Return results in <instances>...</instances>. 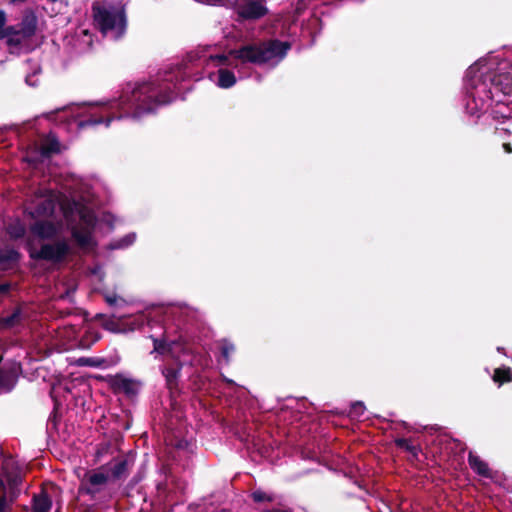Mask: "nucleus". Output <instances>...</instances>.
<instances>
[{
	"label": "nucleus",
	"instance_id": "f257e3e1",
	"mask_svg": "<svg viewBox=\"0 0 512 512\" xmlns=\"http://www.w3.org/2000/svg\"><path fill=\"white\" fill-rule=\"evenodd\" d=\"M473 72V67H470L468 72L467 90L470 93L472 102L467 104V109L471 115H480L485 108V104L489 101H494L496 105L504 104V100L500 97L502 95H512V76L505 72H481L470 76Z\"/></svg>",
	"mask_w": 512,
	"mask_h": 512
},
{
	"label": "nucleus",
	"instance_id": "f03ea898",
	"mask_svg": "<svg viewBox=\"0 0 512 512\" xmlns=\"http://www.w3.org/2000/svg\"><path fill=\"white\" fill-rule=\"evenodd\" d=\"M290 49V42L271 39L258 44L250 43L238 49H231L228 54H217L212 56V59L223 66L232 65L229 60L230 57L241 61L243 64L251 63L260 66L274 59H276L277 62L281 61Z\"/></svg>",
	"mask_w": 512,
	"mask_h": 512
},
{
	"label": "nucleus",
	"instance_id": "7ed1b4c3",
	"mask_svg": "<svg viewBox=\"0 0 512 512\" xmlns=\"http://www.w3.org/2000/svg\"><path fill=\"white\" fill-rule=\"evenodd\" d=\"M91 13L93 25L102 36L110 37L115 41L124 38L128 29L125 3L94 1L91 5Z\"/></svg>",
	"mask_w": 512,
	"mask_h": 512
},
{
	"label": "nucleus",
	"instance_id": "20e7f679",
	"mask_svg": "<svg viewBox=\"0 0 512 512\" xmlns=\"http://www.w3.org/2000/svg\"><path fill=\"white\" fill-rule=\"evenodd\" d=\"M176 93L168 83L144 82L137 85L126 100L134 118L154 112L159 106L171 103Z\"/></svg>",
	"mask_w": 512,
	"mask_h": 512
},
{
	"label": "nucleus",
	"instance_id": "39448f33",
	"mask_svg": "<svg viewBox=\"0 0 512 512\" xmlns=\"http://www.w3.org/2000/svg\"><path fill=\"white\" fill-rule=\"evenodd\" d=\"M70 252L71 248L66 240L44 243L39 250H35L28 245L29 257L35 261L43 260L59 264L66 259Z\"/></svg>",
	"mask_w": 512,
	"mask_h": 512
},
{
	"label": "nucleus",
	"instance_id": "423d86ee",
	"mask_svg": "<svg viewBox=\"0 0 512 512\" xmlns=\"http://www.w3.org/2000/svg\"><path fill=\"white\" fill-rule=\"evenodd\" d=\"M109 481V475L101 471H88L78 487L80 495H88L92 500H98Z\"/></svg>",
	"mask_w": 512,
	"mask_h": 512
},
{
	"label": "nucleus",
	"instance_id": "0eeeda50",
	"mask_svg": "<svg viewBox=\"0 0 512 512\" xmlns=\"http://www.w3.org/2000/svg\"><path fill=\"white\" fill-rule=\"evenodd\" d=\"M181 370H182L181 363L165 365L162 368V375L165 378L166 388L169 391V398H170L172 407L175 406V404L177 403V398L181 394V388L179 386Z\"/></svg>",
	"mask_w": 512,
	"mask_h": 512
},
{
	"label": "nucleus",
	"instance_id": "6e6552de",
	"mask_svg": "<svg viewBox=\"0 0 512 512\" xmlns=\"http://www.w3.org/2000/svg\"><path fill=\"white\" fill-rule=\"evenodd\" d=\"M22 372V365L18 361H12L4 365L0 369V394L12 392Z\"/></svg>",
	"mask_w": 512,
	"mask_h": 512
},
{
	"label": "nucleus",
	"instance_id": "1a4fd4ad",
	"mask_svg": "<svg viewBox=\"0 0 512 512\" xmlns=\"http://www.w3.org/2000/svg\"><path fill=\"white\" fill-rule=\"evenodd\" d=\"M134 465V456L131 454L121 455L115 457L111 462L102 466L101 469H106L110 472L114 480L126 479Z\"/></svg>",
	"mask_w": 512,
	"mask_h": 512
},
{
	"label": "nucleus",
	"instance_id": "9d476101",
	"mask_svg": "<svg viewBox=\"0 0 512 512\" xmlns=\"http://www.w3.org/2000/svg\"><path fill=\"white\" fill-rule=\"evenodd\" d=\"M266 0H244L238 3L237 14L244 20H258L268 13Z\"/></svg>",
	"mask_w": 512,
	"mask_h": 512
},
{
	"label": "nucleus",
	"instance_id": "9b49d317",
	"mask_svg": "<svg viewBox=\"0 0 512 512\" xmlns=\"http://www.w3.org/2000/svg\"><path fill=\"white\" fill-rule=\"evenodd\" d=\"M109 386L113 393H123L127 397L132 398L138 394L139 382L134 379L126 378L121 374H117L109 380Z\"/></svg>",
	"mask_w": 512,
	"mask_h": 512
},
{
	"label": "nucleus",
	"instance_id": "f8f14e48",
	"mask_svg": "<svg viewBox=\"0 0 512 512\" xmlns=\"http://www.w3.org/2000/svg\"><path fill=\"white\" fill-rule=\"evenodd\" d=\"M22 38L30 39L37 30V16L31 9L25 10L21 22L18 24Z\"/></svg>",
	"mask_w": 512,
	"mask_h": 512
},
{
	"label": "nucleus",
	"instance_id": "ddd939ff",
	"mask_svg": "<svg viewBox=\"0 0 512 512\" xmlns=\"http://www.w3.org/2000/svg\"><path fill=\"white\" fill-rule=\"evenodd\" d=\"M25 303L18 304L8 316H0V332L10 330L22 324L25 319L23 307Z\"/></svg>",
	"mask_w": 512,
	"mask_h": 512
},
{
	"label": "nucleus",
	"instance_id": "4468645a",
	"mask_svg": "<svg viewBox=\"0 0 512 512\" xmlns=\"http://www.w3.org/2000/svg\"><path fill=\"white\" fill-rule=\"evenodd\" d=\"M31 232L37 235L40 239L49 240L56 236L57 229L53 222L51 221H36L31 226Z\"/></svg>",
	"mask_w": 512,
	"mask_h": 512
},
{
	"label": "nucleus",
	"instance_id": "2eb2a0df",
	"mask_svg": "<svg viewBox=\"0 0 512 512\" xmlns=\"http://www.w3.org/2000/svg\"><path fill=\"white\" fill-rule=\"evenodd\" d=\"M114 117L102 113H91L89 116L80 119L77 123L78 128L85 129L88 127H94L100 124H105L106 127H109L110 123L113 121Z\"/></svg>",
	"mask_w": 512,
	"mask_h": 512
},
{
	"label": "nucleus",
	"instance_id": "dca6fc26",
	"mask_svg": "<svg viewBox=\"0 0 512 512\" xmlns=\"http://www.w3.org/2000/svg\"><path fill=\"white\" fill-rule=\"evenodd\" d=\"M21 253L11 247H6L0 250V269L5 271L12 268V265L17 264L21 260Z\"/></svg>",
	"mask_w": 512,
	"mask_h": 512
},
{
	"label": "nucleus",
	"instance_id": "f3484780",
	"mask_svg": "<svg viewBox=\"0 0 512 512\" xmlns=\"http://www.w3.org/2000/svg\"><path fill=\"white\" fill-rule=\"evenodd\" d=\"M52 506L50 493L42 488L40 493L35 494L32 499L31 512H48Z\"/></svg>",
	"mask_w": 512,
	"mask_h": 512
},
{
	"label": "nucleus",
	"instance_id": "a211bd4d",
	"mask_svg": "<svg viewBox=\"0 0 512 512\" xmlns=\"http://www.w3.org/2000/svg\"><path fill=\"white\" fill-rule=\"evenodd\" d=\"M60 151V142L55 136L47 137L39 147L40 156L44 159H48Z\"/></svg>",
	"mask_w": 512,
	"mask_h": 512
},
{
	"label": "nucleus",
	"instance_id": "6ab92c4d",
	"mask_svg": "<svg viewBox=\"0 0 512 512\" xmlns=\"http://www.w3.org/2000/svg\"><path fill=\"white\" fill-rule=\"evenodd\" d=\"M468 463L470 468L478 475L485 478L491 477V472L488 467V464L471 451L468 454Z\"/></svg>",
	"mask_w": 512,
	"mask_h": 512
},
{
	"label": "nucleus",
	"instance_id": "aec40b11",
	"mask_svg": "<svg viewBox=\"0 0 512 512\" xmlns=\"http://www.w3.org/2000/svg\"><path fill=\"white\" fill-rule=\"evenodd\" d=\"M54 209V202L50 199H45L37 203L34 209L29 212V215L32 218L47 217L51 216L54 213Z\"/></svg>",
	"mask_w": 512,
	"mask_h": 512
},
{
	"label": "nucleus",
	"instance_id": "412c9836",
	"mask_svg": "<svg viewBox=\"0 0 512 512\" xmlns=\"http://www.w3.org/2000/svg\"><path fill=\"white\" fill-rule=\"evenodd\" d=\"M6 234L9 236L10 240L16 241L22 239L26 234V227L20 221L16 220L10 222L5 228Z\"/></svg>",
	"mask_w": 512,
	"mask_h": 512
},
{
	"label": "nucleus",
	"instance_id": "4be33fe9",
	"mask_svg": "<svg viewBox=\"0 0 512 512\" xmlns=\"http://www.w3.org/2000/svg\"><path fill=\"white\" fill-rule=\"evenodd\" d=\"M20 488H7L0 494V512H6L9 506L17 499Z\"/></svg>",
	"mask_w": 512,
	"mask_h": 512
},
{
	"label": "nucleus",
	"instance_id": "5701e85b",
	"mask_svg": "<svg viewBox=\"0 0 512 512\" xmlns=\"http://www.w3.org/2000/svg\"><path fill=\"white\" fill-rule=\"evenodd\" d=\"M236 77L235 74L228 69L221 68L218 70V86L224 89H228L235 85Z\"/></svg>",
	"mask_w": 512,
	"mask_h": 512
},
{
	"label": "nucleus",
	"instance_id": "b1692460",
	"mask_svg": "<svg viewBox=\"0 0 512 512\" xmlns=\"http://www.w3.org/2000/svg\"><path fill=\"white\" fill-rule=\"evenodd\" d=\"M71 235L77 245L81 248H87L92 244V236L89 231L80 230L74 227L71 230Z\"/></svg>",
	"mask_w": 512,
	"mask_h": 512
},
{
	"label": "nucleus",
	"instance_id": "393cba45",
	"mask_svg": "<svg viewBox=\"0 0 512 512\" xmlns=\"http://www.w3.org/2000/svg\"><path fill=\"white\" fill-rule=\"evenodd\" d=\"M394 443L398 448L403 449L406 452H408L411 455L412 459H414V460L418 459V454L421 451V448H420V446L413 445L411 442V439L396 438L394 440Z\"/></svg>",
	"mask_w": 512,
	"mask_h": 512
},
{
	"label": "nucleus",
	"instance_id": "a878e982",
	"mask_svg": "<svg viewBox=\"0 0 512 512\" xmlns=\"http://www.w3.org/2000/svg\"><path fill=\"white\" fill-rule=\"evenodd\" d=\"M94 319L97 321H100L102 327L108 331H111V332H119L120 331L119 323L113 317H107L104 314L98 313L95 315Z\"/></svg>",
	"mask_w": 512,
	"mask_h": 512
},
{
	"label": "nucleus",
	"instance_id": "bb28decb",
	"mask_svg": "<svg viewBox=\"0 0 512 512\" xmlns=\"http://www.w3.org/2000/svg\"><path fill=\"white\" fill-rule=\"evenodd\" d=\"M511 373V368L509 367L496 368L494 370L493 380L494 382L499 383L500 385L510 382L512 380Z\"/></svg>",
	"mask_w": 512,
	"mask_h": 512
},
{
	"label": "nucleus",
	"instance_id": "cd10ccee",
	"mask_svg": "<svg viewBox=\"0 0 512 512\" xmlns=\"http://www.w3.org/2000/svg\"><path fill=\"white\" fill-rule=\"evenodd\" d=\"M154 351L159 354H166L172 351V345L174 342L168 343L165 338H152Z\"/></svg>",
	"mask_w": 512,
	"mask_h": 512
},
{
	"label": "nucleus",
	"instance_id": "c85d7f7f",
	"mask_svg": "<svg viewBox=\"0 0 512 512\" xmlns=\"http://www.w3.org/2000/svg\"><path fill=\"white\" fill-rule=\"evenodd\" d=\"M250 497L255 503H263V502H273L275 497L273 494H268L261 489H256L252 491Z\"/></svg>",
	"mask_w": 512,
	"mask_h": 512
},
{
	"label": "nucleus",
	"instance_id": "c756f323",
	"mask_svg": "<svg viewBox=\"0 0 512 512\" xmlns=\"http://www.w3.org/2000/svg\"><path fill=\"white\" fill-rule=\"evenodd\" d=\"M220 349H221V355L225 359V361L228 363L230 361V354L235 351V346L233 343H231L227 339H222L220 341Z\"/></svg>",
	"mask_w": 512,
	"mask_h": 512
},
{
	"label": "nucleus",
	"instance_id": "7c9ffc66",
	"mask_svg": "<svg viewBox=\"0 0 512 512\" xmlns=\"http://www.w3.org/2000/svg\"><path fill=\"white\" fill-rule=\"evenodd\" d=\"M7 488H20L22 484V476L19 472L8 474L6 477Z\"/></svg>",
	"mask_w": 512,
	"mask_h": 512
},
{
	"label": "nucleus",
	"instance_id": "2f4dec72",
	"mask_svg": "<svg viewBox=\"0 0 512 512\" xmlns=\"http://www.w3.org/2000/svg\"><path fill=\"white\" fill-rule=\"evenodd\" d=\"M365 412V406L363 402L356 401L351 404L349 416L351 418H359L361 417Z\"/></svg>",
	"mask_w": 512,
	"mask_h": 512
},
{
	"label": "nucleus",
	"instance_id": "473e14b6",
	"mask_svg": "<svg viewBox=\"0 0 512 512\" xmlns=\"http://www.w3.org/2000/svg\"><path fill=\"white\" fill-rule=\"evenodd\" d=\"M80 220L89 227H94L96 223L95 216L92 212L89 211L80 212Z\"/></svg>",
	"mask_w": 512,
	"mask_h": 512
},
{
	"label": "nucleus",
	"instance_id": "72a5a7b5",
	"mask_svg": "<svg viewBox=\"0 0 512 512\" xmlns=\"http://www.w3.org/2000/svg\"><path fill=\"white\" fill-rule=\"evenodd\" d=\"M25 39L26 38H22V36H10L7 37L6 42L9 47H19Z\"/></svg>",
	"mask_w": 512,
	"mask_h": 512
},
{
	"label": "nucleus",
	"instance_id": "f704fd0d",
	"mask_svg": "<svg viewBox=\"0 0 512 512\" xmlns=\"http://www.w3.org/2000/svg\"><path fill=\"white\" fill-rule=\"evenodd\" d=\"M66 111V107H61V108H56L55 110L53 111H50V112H47L45 114H43V116L48 119V120H55L56 119V115L60 112H64Z\"/></svg>",
	"mask_w": 512,
	"mask_h": 512
},
{
	"label": "nucleus",
	"instance_id": "c9c22d12",
	"mask_svg": "<svg viewBox=\"0 0 512 512\" xmlns=\"http://www.w3.org/2000/svg\"><path fill=\"white\" fill-rule=\"evenodd\" d=\"M5 28H6L7 37L21 36V33L19 32L18 25L5 26Z\"/></svg>",
	"mask_w": 512,
	"mask_h": 512
},
{
	"label": "nucleus",
	"instance_id": "e433bc0d",
	"mask_svg": "<svg viewBox=\"0 0 512 512\" xmlns=\"http://www.w3.org/2000/svg\"><path fill=\"white\" fill-rule=\"evenodd\" d=\"M12 288L11 283L5 282L0 284V295H6L10 292Z\"/></svg>",
	"mask_w": 512,
	"mask_h": 512
},
{
	"label": "nucleus",
	"instance_id": "4c0bfd02",
	"mask_svg": "<svg viewBox=\"0 0 512 512\" xmlns=\"http://www.w3.org/2000/svg\"><path fill=\"white\" fill-rule=\"evenodd\" d=\"M79 361L81 364L91 366V367H96L98 365L96 363L95 359H93V358H80Z\"/></svg>",
	"mask_w": 512,
	"mask_h": 512
},
{
	"label": "nucleus",
	"instance_id": "58836bf2",
	"mask_svg": "<svg viewBox=\"0 0 512 512\" xmlns=\"http://www.w3.org/2000/svg\"><path fill=\"white\" fill-rule=\"evenodd\" d=\"M261 512H294V511L291 508H271V509L263 510Z\"/></svg>",
	"mask_w": 512,
	"mask_h": 512
},
{
	"label": "nucleus",
	"instance_id": "ea45409f",
	"mask_svg": "<svg viewBox=\"0 0 512 512\" xmlns=\"http://www.w3.org/2000/svg\"><path fill=\"white\" fill-rule=\"evenodd\" d=\"M105 301L110 305L113 306L117 303V297L116 295H106Z\"/></svg>",
	"mask_w": 512,
	"mask_h": 512
},
{
	"label": "nucleus",
	"instance_id": "a19ab883",
	"mask_svg": "<svg viewBox=\"0 0 512 512\" xmlns=\"http://www.w3.org/2000/svg\"><path fill=\"white\" fill-rule=\"evenodd\" d=\"M6 24V14L3 10H0V28Z\"/></svg>",
	"mask_w": 512,
	"mask_h": 512
},
{
	"label": "nucleus",
	"instance_id": "79ce46f5",
	"mask_svg": "<svg viewBox=\"0 0 512 512\" xmlns=\"http://www.w3.org/2000/svg\"><path fill=\"white\" fill-rule=\"evenodd\" d=\"M503 149L506 153H512V146L510 143H504L503 144Z\"/></svg>",
	"mask_w": 512,
	"mask_h": 512
},
{
	"label": "nucleus",
	"instance_id": "37998d69",
	"mask_svg": "<svg viewBox=\"0 0 512 512\" xmlns=\"http://www.w3.org/2000/svg\"><path fill=\"white\" fill-rule=\"evenodd\" d=\"M4 38L7 39V33H6L5 25L3 26V28H0V40H2Z\"/></svg>",
	"mask_w": 512,
	"mask_h": 512
},
{
	"label": "nucleus",
	"instance_id": "c03bdc74",
	"mask_svg": "<svg viewBox=\"0 0 512 512\" xmlns=\"http://www.w3.org/2000/svg\"><path fill=\"white\" fill-rule=\"evenodd\" d=\"M26 161H27L28 163H32V164H36V163L38 162V160H37V159H35V158H33V157H28V158L26 159Z\"/></svg>",
	"mask_w": 512,
	"mask_h": 512
},
{
	"label": "nucleus",
	"instance_id": "a18cd8bd",
	"mask_svg": "<svg viewBox=\"0 0 512 512\" xmlns=\"http://www.w3.org/2000/svg\"><path fill=\"white\" fill-rule=\"evenodd\" d=\"M6 489V486L3 480L0 479V494Z\"/></svg>",
	"mask_w": 512,
	"mask_h": 512
},
{
	"label": "nucleus",
	"instance_id": "49530a36",
	"mask_svg": "<svg viewBox=\"0 0 512 512\" xmlns=\"http://www.w3.org/2000/svg\"><path fill=\"white\" fill-rule=\"evenodd\" d=\"M50 489H51V491L55 492V491L59 490V487L57 485L51 483L50 484Z\"/></svg>",
	"mask_w": 512,
	"mask_h": 512
},
{
	"label": "nucleus",
	"instance_id": "de8ad7c7",
	"mask_svg": "<svg viewBox=\"0 0 512 512\" xmlns=\"http://www.w3.org/2000/svg\"><path fill=\"white\" fill-rule=\"evenodd\" d=\"M48 1L54 3V2H57L58 0H48Z\"/></svg>",
	"mask_w": 512,
	"mask_h": 512
}]
</instances>
